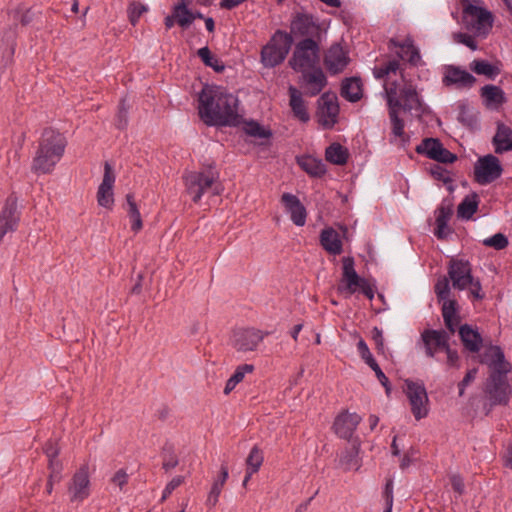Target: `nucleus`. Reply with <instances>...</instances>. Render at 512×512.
<instances>
[{"label": "nucleus", "instance_id": "c9c22d12", "mask_svg": "<svg viewBox=\"0 0 512 512\" xmlns=\"http://www.w3.org/2000/svg\"><path fill=\"white\" fill-rule=\"evenodd\" d=\"M325 158L335 165H344L348 160V150L339 143H333L326 148Z\"/></svg>", "mask_w": 512, "mask_h": 512}, {"label": "nucleus", "instance_id": "052dcab7", "mask_svg": "<svg viewBox=\"0 0 512 512\" xmlns=\"http://www.w3.org/2000/svg\"><path fill=\"white\" fill-rule=\"evenodd\" d=\"M477 369L469 370L463 380L459 383V395L463 396L465 388L476 378Z\"/></svg>", "mask_w": 512, "mask_h": 512}, {"label": "nucleus", "instance_id": "7ed1b4c3", "mask_svg": "<svg viewBox=\"0 0 512 512\" xmlns=\"http://www.w3.org/2000/svg\"><path fill=\"white\" fill-rule=\"evenodd\" d=\"M373 75L376 79L384 80V84L388 81L395 82L397 86V97L399 96L403 101V109L408 112L415 111L421 113L424 107L420 96L412 85L405 84L403 88L399 89L397 78L402 79L400 73V64L397 60H391L383 65L376 66L373 69Z\"/></svg>", "mask_w": 512, "mask_h": 512}, {"label": "nucleus", "instance_id": "ea45409f", "mask_svg": "<svg viewBox=\"0 0 512 512\" xmlns=\"http://www.w3.org/2000/svg\"><path fill=\"white\" fill-rule=\"evenodd\" d=\"M314 27V19L308 14H297L291 23L292 30L301 35L309 34Z\"/></svg>", "mask_w": 512, "mask_h": 512}, {"label": "nucleus", "instance_id": "c03bdc74", "mask_svg": "<svg viewBox=\"0 0 512 512\" xmlns=\"http://www.w3.org/2000/svg\"><path fill=\"white\" fill-rule=\"evenodd\" d=\"M359 446H354L353 450L344 454L340 462L344 465L345 470H358L360 462L358 460Z\"/></svg>", "mask_w": 512, "mask_h": 512}, {"label": "nucleus", "instance_id": "09e8293b", "mask_svg": "<svg viewBox=\"0 0 512 512\" xmlns=\"http://www.w3.org/2000/svg\"><path fill=\"white\" fill-rule=\"evenodd\" d=\"M197 54L205 65L212 67L216 71H220L223 69V67L218 66V60L211 55V51L207 46L200 48Z\"/></svg>", "mask_w": 512, "mask_h": 512}, {"label": "nucleus", "instance_id": "b1692460", "mask_svg": "<svg viewBox=\"0 0 512 512\" xmlns=\"http://www.w3.org/2000/svg\"><path fill=\"white\" fill-rule=\"evenodd\" d=\"M361 421L362 417L359 414L346 411L336 417L333 428L339 437L350 439Z\"/></svg>", "mask_w": 512, "mask_h": 512}, {"label": "nucleus", "instance_id": "5fc2aeb1", "mask_svg": "<svg viewBox=\"0 0 512 512\" xmlns=\"http://www.w3.org/2000/svg\"><path fill=\"white\" fill-rule=\"evenodd\" d=\"M183 482V476H175L171 481H169L163 490L161 501H165L170 496V494Z\"/></svg>", "mask_w": 512, "mask_h": 512}, {"label": "nucleus", "instance_id": "aec40b11", "mask_svg": "<svg viewBox=\"0 0 512 512\" xmlns=\"http://www.w3.org/2000/svg\"><path fill=\"white\" fill-rule=\"evenodd\" d=\"M114 183L115 175L113 168L108 162H105L103 179L97 190V202L99 206L112 209L114 204Z\"/></svg>", "mask_w": 512, "mask_h": 512}, {"label": "nucleus", "instance_id": "6e6552de", "mask_svg": "<svg viewBox=\"0 0 512 512\" xmlns=\"http://www.w3.org/2000/svg\"><path fill=\"white\" fill-rule=\"evenodd\" d=\"M384 91L387 99V104L389 108V119L391 122V143H400L402 146H405L410 138L404 131V121L399 117V109L401 107V103L399 99H397V86L395 82H386L384 85Z\"/></svg>", "mask_w": 512, "mask_h": 512}, {"label": "nucleus", "instance_id": "9d476101", "mask_svg": "<svg viewBox=\"0 0 512 512\" xmlns=\"http://www.w3.org/2000/svg\"><path fill=\"white\" fill-rule=\"evenodd\" d=\"M319 45L311 38L300 41L293 52L289 64L297 72L304 73L310 69L319 67Z\"/></svg>", "mask_w": 512, "mask_h": 512}, {"label": "nucleus", "instance_id": "69168bd1", "mask_svg": "<svg viewBox=\"0 0 512 512\" xmlns=\"http://www.w3.org/2000/svg\"><path fill=\"white\" fill-rule=\"evenodd\" d=\"M444 353L446 354V363L449 367L459 366V356L455 350H452L449 346Z\"/></svg>", "mask_w": 512, "mask_h": 512}, {"label": "nucleus", "instance_id": "338daca9", "mask_svg": "<svg viewBox=\"0 0 512 512\" xmlns=\"http://www.w3.org/2000/svg\"><path fill=\"white\" fill-rule=\"evenodd\" d=\"M431 173L435 178L442 180L445 183L451 180L448 171L442 168L441 166H434L431 169Z\"/></svg>", "mask_w": 512, "mask_h": 512}, {"label": "nucleus", "instance_id": "f257e3e1", "mask_svg": "<svg viewBox=\"0 0 512 512\" xmlns=\"http://www.w3.org/2000/svg\"><path fill=\"white\" fill-rule=\"evenodd\" d=\"M198 101L199 117L208 126L235 127L242 122L238 97L224 87L205 85Z\"/></svg>", "mask_w": 512, "mask_h": 512}, {"label": "nucleus", "instance_id": "37998d69", "mask_svg": "<svg viewBox=\"0 0 512 512\" xmlns=\"http://www.w3.org/2000/svg\"><path fill=\"white\" fill-rule=\"evenodd\" d=\"M263 460L264 457L261 450L257 446H254L250 450V453L246 459V469L250 470L251 472H258V470L262 466Z\"/></svg>", "mask_w": 512, "mask_h": 512}, {"label": "nucleus", "instance_id": "a18cd8bd", "mask_svg": "<svg viewBox=\"0 0 512 512\" xmlns=\"http://www.w3.org/2000/svg\"><path fill=\"white\" fill-rule=\"evenodd\" d=\"M435 293L439 302L441 303L452 300L450 298L451 289L448 278L442 277L438 279L437 283L435 284Z\"/></svg>", "mask_w": 512, "mask_h": 512}, {"label": "nucleus", "instance_id": "f3484780", "mask_svg": "<svg viewBox=\"0 0 512 512\" xmlns=\"http://www.w3.org/2000/svg\"><path fill=\"white\" fill-rule=\"evenodd\" d=\"M388 47L390 50H394L400 59L409 62L413 66H418L422 62L419 48L410 35L402 40L390 39Z\"/></svg>", "mask_w": 512, "mask_h": 512}, {"label": "nucleus", "instance_id": "423d86ee", "mask_svg": "<svg viewBox=\"0 0 512 512\" xmlns=\"http://www.w3.org/2000/svg\"><path fill=\"white\" fill-rule=\"evenodd\" d=\"M337 291L345 298H349L356 293H361L370 300L374 298V287L367 279L358 275L353 257L342 259V275Z\"/></svg>", "mask_w": 512, "mask_h": 512}, {"label": "nucleus", "instance_id": "8fccbe9b", "mask_svg": "<svg viewBox=\"0 0 512 512\" xmlns=\"http://www.w3.org/2000/svg\"><path fill=\"white\" fill-rule=\"evenodd\" d=\"M357 349L361 356V358L365 361V363L371 368L376 366L377 362L375 361L373 355L371 354L366 342L363 339H360L357 343Z\"/></svg>", "mask_w": 512, "mask_h": 512}, {"label": "nucleus", "instance_id": "2eb2a0df", "mask_svg": "<svg viewBox=\"0 0 512 512\" xmlns=\"http://www.w3.org/2000/svg\"><path fill=\"white\" fill-rule=\"evenodd\" d=\"M339 104L333 93H323L318 99L317 120L324 129H331L338 121Z\"/></svg>", "mask_w": 512, "mask_h": 512}, {"label": "nucleus", "instance_id": "3c124183", "mask_svg": "<svg viewBox=\"0 0 512 512\" xmlns=\"http://www.w3.org/2000/svg\"><path fill=\"white\" fill-rule=\"evenodd\" d=\"M147 11V7L140 3H131L128 8V16L132 25H136L139 18Z\"/></svg>", "mask_w": 512, "mask_h": 512}, {"label": "nucleus", "instance_id": "0e129e2a", "mask_svg": "<svg viewBox=\"0 0 512 512\" xmlns=\"http://www.w3.org/2000/svg\"><path fill=\"white\" fill-rule=\"evenodd\" d=\"M49 469L51 478H56L57 481L61 479L62 464L57 459L49 460Z\"/></svg>", "mask_w": 512, "mask_h": 512}, {"label": "nucleus", "instance_id": "393cba45", "mask_svg": "<svg viewBox=\"0 0 512 512\" xmlns=\"http://www.w3.org/2000/svg\"><path fill=\"white\" fill-rule=\"evenodd\" d=\"M289 94V107L292 111L293 117L302 123L310 121V113L308 111L307 103L304 99L303 93L296 87L290 85L288 88Z\"/></svg>", "mask_w": 512, "mask_h": 512}, {"label": "nucleus", "instance_id": "c756f323", "mask_svg": "<svg viewBox=\"0 0 512 512\" xmlns=\"http://www.w3.org/2000/svg\"><path fill=\"white\" fill-rule=\"evenodd\" d=\"M495 152L501 154L512 150V129L504 124H498L493 137Z\"/></svg>", "mask_w": 512, "mask_h": 512}, {"label": "nucleus", "instance_id": "603ef678", "mask_svg": "<svg viewBox=\"0 0 512 512\" xmlns=\"http://www.w3.org/2000/svg\"><path fill=\"white\" fill-rule=\"evenodd\" d=\"M431 159L440 163L448 164L455 162L457 160V156L442 145L436 152V155Z\"/></svg>", "mask_w": 512, "mask_h": 512}, {"label": "nucleus", "instance_id": "de8ad7c7", "mask_svg": "<svg viewBox=\"0 0 512 512\" xmlns=\"http://www.w3.org/2000/svg\"><path fill=\"white\" fill-rule=\"evenodd\" d=\"M483 244L488 247H493L496 250H502L509 244L507 237L502 233H496L493 236L483 240Z\"/></svg>", "mask_w": 512, "mask_h": 512}, {"label": "nucleus", "instance_id": "dca6fc26", "mask_svg": "<svg viewBox=\"0 0 512 512\" xmlns=\"http://www.w3.org/2000/svg\"><path fill=\"white\" fill-rule=\"evenodd\" d=\"M267 335V332L254 328L240 329L234 332L232 345L238 352H252L257 349Z\"/></svg>", "mask_w": 512, "mask_h": 512}, {"label": "nucleus", "instance_id": "680f3d73", "mask_svg": "<svg viewBox=\"0 0 512 512\" xmlns=\"http://www.w3.org/2000/svg\"><path fill=\"white\" fill-rule=\"evenodd\" d=\"M372 339L375 342L376 348L379 352H384V337L383 332L378 327H374L371 331Z\"/></svg>", "mask_w": 512, "mask_h": 512}, {"label": "nucleus", "instance_id": "a878e982", "mask_svg": "<svg viewBox=\"0 0 512 512\" xmlns=\"http://www.w3.org/2000/svg\"><path fill=\"white\" fill-rule=\"evenodd\" d=\"M476 82V78L466 70L455 66H448L445 69L443 83L447 86L454 85L457 88H471Z\"/></svg>", "mask_w": 512, "mask_h": 512}, {"label": "nucleus", "instance_id": "1a4fd4ad", "mask_svg": "<svg viewBox=\"0 0 512 512\" xmlns=\"http://www.w3.org/2000/svg\"><path fill=\"white\" fill-rule=\"evenodd\" d=\"M292 37L287 32L278 30L261 50V62L265 67H275L281 64L288 55Z\"/></svg>", "mask_w": 512, "mask_h": 512}, {"label": "nucleus", "instance_id": "49530a36", "mask_svg": "<svg viewBox=\"0 0 512 512\" xmlns=\"http://www.w3.org/2000/svg\"><path fill=\"white\" fill-rule=\"evenodd\" d=\"M470 68L478 75L493 76L495 75L494 66L485 60H474L470 64Z\"/></svg>", "mask_w": 512, "mask_h": 512}, {"label": "nucleus", "instance_id": "f03ea898", "mask_svg": "<svg viewBox=\"0 0 512 512\" xmlns=\"http://www.w3.org/2000/svg\"><path fill=\"white\" fill-rule=\"evenodd\" d=\"M66 145L67 141L63 134L53 129L44 130L33 158L32 171L38 175L51 173L61 160Z\"/></svg>", "mask_w": 512, "mask_h": 512}, {"label": "nucleus", "instance_id": "ddd939ff", "mask_svg": "<svg viewBox=\"0 0 512 512\" xmlns=\"http://www.w3.org/2000/svg\"><path fill=\"white\" fill-rule=\"evenodd\" d=\"M68 495L72 503H83L88 499L92 492V482L89 466L83 464L73 474L68 484Z\"/></svg>", "mask_w": 512, "mask_h": 512}, {"label": "nucleus", "instance_id": "72a5a7b5", "mask_svg": "<svg viewBox=\"0 0 512 512\" xmlns=\"http://www.w3.org/2000/svg\"><path fill=\"white\" fill-rule=\"evenodd\" d=\"M363 94L361 80L357 77L347 78L342 82L341 96L349 102H357Z\"/></svg>", "mask_w": 512, "mask_h": 512}, {"label": "nucleus", "instance_id": "4be33fe9", "mask_svg": "<svg viewBox=\"0 0 512 512\" xmlns=\"http://www.w3.org/2000/svg\"><path fill=\"white\" fill-rule=\"evenodd\" d=\"M281 203L283 204L286 212L290 215L291 221L299 227L306 223L307 211L305 206L301 203L299 198L291 193H283L281 196Z\"/></svg>", "mask_w": 512, "mask_h": 512}, {"label": "nucleus", "instance_id": "6e6d98bb", "mask_svg": "<svg viewBox=\"0 0 512 512\" xmlns=\"http://www.w3.org/2000/svg\"><path fill=\"white\" fill-rule=\"evenodd\" d=\"M435 214H436V221H435L436 224H442V225L448 224V222L451 218V215H452V210L448 206H440L435 211Z\"/></svg>", "mask_w": 512, "mask_h": 512}, {"label": "nucleus", "instance_id": "5701e85b", "mask_svg": "<svg viewBox=\"0 0 512 512\" xmlns=\"http://www.w3.org/2000/svg\"><path fill=\"white\" fill-rule=\"evenodd\" d=\"M350 59L347 51L340 44H333L325 55V65L332 74L342 72Z\"/></svg>", "mask_w": 512, "mask_h": 512}, {"label": "nucleus", "instance_id": "f704fd0d", "mask_svg": "<svg viewBox=\"0 0 512 512\" xmlns=\"http://www.w3.org/2000/svg\"><path fill=\"white\" fill-rule=\"evenodd\" d=\"M299 166L313 177H321L326 173V165L321 159L313 156H303L298 159Z\"/></svg>", "mask_w": 512, "mask_h": 512}, {"label": "nucleus", "instance_id": "7c9ffc66", "mask_svg": "<svg viewBox=\"0 0 512 512\" xmlns=\"http://www.w3.org/2000/svg\"><path fill=\"white\" fill-rule=\"evenodd\" d=\"M229 477L228 468L225 465L221 466L220 469V475L217 479H215L212 483L211 489L208 493L207 499H206V506L209 508H214L218 501L220 494L223 490V487Z\"/></svg>", "mask_w": 512, "mask_h": 512}, {"label": "nucleus", "instance_id": "c85d7f7f", "mask_svg": "<svg viewBox=\"0 0 512 512\" xmlns=\"http://www.w3.org/2000/svg\"><path fill=\"white\" fill-rule=\"evenodd\" d=\"M481 97L485 106L492 110H498L505 102L504 91L496 85H485L481 88Z\"/></svg>", "mask_w": 512, "mask_h": 512}, {"label": "nucleus", "instance_id": "4d7b16f0", "mask_svg": "<svg viewBox=\"0 0 512 512\" xmlns=\"http://www.w3.org/2000/svg\"><path fill=\"white\" fill-rule=\"evenodd\" d=\"M128 123V108L125 105V102L122 101L119 105V111L116 119V126L119 129H124Z\"/></svg>", "mask_w": 512, "mask_h": 512}, {"label": "nucleus", "instance_id": "a19ab883", "mask_svg": "<svg viewBox=\"0 0 512 512\" xmlns=\"http://www.w3.org/2000/svg\"><path fill=\"white\" fill-rule=\"evenodd\" d=\"M243 130L247 135L254 138L269 139L272 136L271 130L265 128L257 121L245 122Z\"/></svg>", "mask_w": 512, "mask_h": 512}, {"label": "nucleus", "instance_id": "2f4dec72", "mask_svg": "<svg viewBox=\"0 0 512 512\" xmlns=\"http://www.w3.org/2000/svg\"><path fill=\"white\" fill-rule=\"evenodd\" d=\"M442 316L445 326L451 334H454L460 324V317L455 299L442 303Z\"/></svg>", "mask_w": 512, "mask_h": 512}, {"label": "nucleus", "instance_id": "774afa93", "mask_svg": "<svg viewBox=\"0 0 512 512\" xmlns=\"http://www.w3.org/2000/svg\"><path fill=\"white\" fill-rule=\"evenodd\" d=\"M451 485L454 491H456L459 494H462L464 492V481L463 478L458 475L454 474L450 477Z\"/></svg>", "mask_w": 512, "mask_h": 512}, {"label": "nucleus", "instance_id": "e433bc0d", "mask_svg": "<svg viewBox=\"0 0 512 512\" xmlns=\"http://www.w3.org/2000/svg\"><path fill=\"white\" fill-rule=\"evenodd\" d=\"M479 197L476 193L467 195L458 206V216L463 219H470L477 211Z\"/></svg>", "mask_w": 512, "mask_h": 512}, {"label": "nucleus", "instance_id": "79ce46f5", "mask_svg": "<svg viewBox=\"0 0 512 512\" xmlns=\"http://www.w3.org/2000/svg\"><path fill=\"white\" fill-rule=\"evenodd\" d=\"M443 144L436 138H425L416 147V152L431 159Z\"/></svg>", "mask_w": 512, "mask_h": 512}, {"label": "nucleus", "instance_id": "e2e57ef3", "mask_svg": "<svg viewBox=\"0 0 512 512\" xmlns=\"http://www.w3.org/2000/svg\"><path fill=\"white\" fill-rule=\"evenodd\" d=\"M112 483L122 489L128 482V474L125 470H118L111 479Z\"/></svg>", "mask_w": 512, "mask_h": 512}, {"label": "nucleus", "instance_id": "4c0bfd02", "mask_svg": "<svg viewBox=\"0 0 512 512\" xmlns=\"http://www.w3.org/2000/svg\"><path fill=\"white\" fill-rule=\"evenodd\" d=\"M126 202H127V213L131 220V230L134 233H138L143 227V222H142L140 211L138 209V206H137L132 194L126 195Z\"/></svg>", "mask_w": 512, "mask_h": 512}, {"label": "nucleus", "instance_id": "f8f14e48", "mask_svg": "<svg viewBox=\"0 0 512 512\" xmlns=\"http://www.w3.org/2000/svg\"><path fill=\"white\" fill-rule=\"evenodd\" d=\"M405 394L409 400L411 412L416 420H421L429 414V398L426 388L421 382L405 381Z\"/></svg>", "mask_w": 512, "mask_h": 512}, {"label": "nucleus", "instance_id": "864d4df0", "mask_svg": "<svg viewBox=\"0 0 512 512\" xmlns=\"http://www.w3.org/2000/svg\"><path fill=\"white\" fill-rule=\"evenodd\" d=\"M475 37L472 33H457L454 35V39L456 42L461 43L467 47H469L471 50H477L478 45L475 40Z\"/></svg>", "mask_w": 512, "mask_h": 512}, {"label": "nucleus", "instance_id": "cd10ccee", "mask_svg": "<svg viewBox=\"0 0 512 512\" xmlns=\"http://www.w3.org/2000/svg\"><path fill=\"white\" fill-rule=\"evenodd\" d=\"M320 244L329 254L340 255L343 252L340 234L332 227H327L321 231Z\"/></svg>", "mask_w": 512, "mask_h": 512}, {"label": "nucleus", "instance_id": "bb28decb", "mask_svg": "<svg viewBox=\"0 0 512 512\" xmlns=\"http://www.w3.org/2000/svg\"><path fill=\"white\" fill-rule=\"evenodd\" d=\"M482 362L494 370L493 373L506 375L508 372V363L505 361L503 351L498 346L489 347L482 356Z\"/></svg>", "mask_w": 512, "mask_h": 512}, {"label": "nucleus", "instance_id": "20e7f679", "mask_svg": "<svg viewBox=\"0 0 512 512\" xmlns=\"http://www.w3.org/2000/svg\"><path fill=\"white\" fill-rule=\"evenodd\" d=\"M465 29L479 38H486L494 24V15L483 0H461Z\"/></svg>", "mask_w": 512, "mask_h": 512}, {"label": "nucleus", "instance_id": "9b49d317", "mask_svg": "<svg viewBox=\"0 0 512 512\" xmlns=\"http://www.w3.org/2000/svg\"><path fill=\"white\" fill-rule=\"evenodd\" d=\"M484 392L488 400L489 408L487 409V413H489L494 406H504L508 404L512 389L506 375L492 373L487 380Z\"/></svg>", "mask_w": 512, "mask_h": 512}, {"label": "nucleus", "instance_id": "0eeeda50", "mask_svg": "<svg viewBox=\"0 0 512 512\" xmlns=\"http://www.w3.org/2000/svg\"><path fill=\"white\" fill-rule=\"evenodd\" d=\"M218 178V172L209 168L207 171L186 173L184 182L187 192L191 195L192 200L197 203L207 192H211L213 195L220 194L221 188Z\"/></svg>", "mask_w": 512, "mask_h": 512}, {"label": "nucleus", "instance_id": "412c9836", "mask_svg": "<svg viewBox=\"0 0 512 512\" xmlns=\"http://www.w3.org/2000/svg\"><path fill=\"white\" fill-rule=\"evenodd\" d=\"M300 83L308 96L318 95L326 86L327 79L320 67L310 69L302 73Z\"/></svg>", "mask_w": 512, "mask_h": 512}, {"label": "nucleus", "instance_id": "6ab92c4d", "mask_svg": "<svg viewBox=\"0 0 512 512\" xmlns=\"http://www.w3.org/2000/svg\"><path fill=\"white\" fill-rule=\"evenodd\" d=\"M19 219L17 199L14 196H10L6 199L0 212V241H2L7 233L16 230Z\"/></svg>", "mask_w": 512, "mask_h": 512}, {"label": "nucleus", "instance_id": "4468645a", "mask_svg": "<svg viewBox=\"0 0 512 512\" xmlns=\"http://www.w3.org/2000/svg\"><path fill=\"white\" fill-rule=\"evenodd\" d=\"M503 172L500 160L487 154L479 157L474 164V180L480 185H488L497 180Z\"/></svg>", "mask_w": 512, "mask_h": 512}, {"label": "nucleus", "instance_id": "a211bd4d", "mask_svg": "<svg viewBox=\"0 0 512 512\" xmlns=\"http://www.w3.org/2000/svg\"><path fill=\"white\" fill-rule=\"evenodd\" d=\"M425 346L426 354L430 357L439 358L437 355L449 347V334L444 330H425L421 335Z\"/></svg>", "mask_w": 512, "mask_h": 512}, {"label": "nucleus", "instance_id": "58836bf2", "mask_svg": "<svg viewBox=\"0 0 512 512\" xmlns=\"http://www.w3.org/2000/svg\"><path fill=\"white\" fill-rule=\"evenodd\" d=\"M172 13L174 14L176 23L182 28L188 27L195 19L194 14L188 9L184 0H181L174 6Z\"/></svg>", "mask_w": 512, "mask_h": 512}, {"label": "nucleus", "instance_id": "13d9d810", "mask_svg": "<svg viewBox=\"0 0 512 512\" xmlns=\"http://www.w3.org/2000/svg\"><path fill=\"white\" fill-rule=\"evenodd\" d=\"M371 369L375 372L377 379L385 388L386 394L389 396L391 393V386L389 384V380L386 375L381 370L380 366L376 364V366L371 367Z\"/></svg>", "mask_w": 512, "mask_h": 512}, {"label": "nucleus", "instance_id": "39448f33", "mask_svg": "<svg viewBox=\"0 0 512 512\" xmlns=\"http://www.w3.org/2000/svg\"><path fill=\"white\" fill-rule=\"evenodd\" d=\"M448 276L455 289L468 290L476 300H482L485 294L481 282L472 275V266L468 260L452 259L448 266Z\"/></svg>", "mask_w": 512, "mask_h": 512}, {"label": "nucleus", "instance_id": "bf43d9fd", "mask_svg": "<svg viewBox=\"0 0 512 512\" xmlns=\"http://www.w3.org/2000/svg\"><path fill=\"white\" fill-rule=\"evenodd\" d=\"M254 366L251 364H243L236 368L235 372L231 375L238 383H240L247 373H251Z\"/></svg>", "mask_w": 512, "mask_h": 512}, {"label": "nucleus", "instance_id": "473e14b6", "mask_svg": "<svg viewBox=\"0 0 512 512\" xmlns=\"http://www.w3.org/2000/svg\"><path fill=\"white\" fill-rule=\"evenodd\" d=\"M459 335L466 349L471 352H478L482 345V338L478 331L472 329L469 325L459 327Z\"/></svg>", "mask_w": 512, "mask_h": 512}]
</instances>
